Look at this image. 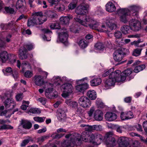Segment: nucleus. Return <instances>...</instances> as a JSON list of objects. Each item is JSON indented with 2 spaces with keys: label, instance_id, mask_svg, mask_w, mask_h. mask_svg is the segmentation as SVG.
Returning <instances> with one entry per match:
<instances>
[{
  "label": "nucleus",
  "instance_id": "41",
  "mask_svg": "<svg viewBox=\"0 0 147 147\" xmlns=\"http://www.w3.org/2000/svg\"><path fill=\"white\" fill-rule=\"evenodd\" d=\"M21 67L23 70L30 68V64L26 61H24L22 62L21 64Z\"/></svg>",
  "mask_w": 147,
  "mask_h": 147
},
{
  "label": "nucleus",
  "instance_id": "58",
  "mask_svg": "<svg viewBox=\"0 0 147 147\" xmlns=\"http://www.w3.org/2000/svg\"><path fill=\"white\" fill-rule=\"evenodd\" d=\"M120 117L122 120H127L126 116V112H122L120 115Z\"/></svg>",
  "mask_w": 147,
  "mask_h": 147
},
{
  "label": "nucleus",
  "instance_id": "56",
  "mask_svg": "<svg viewBox=\"0 0 147 147\" xmlns=\"http://www.w3.org/2000/svg\"><path fill=\"white\" fill-rule=\"evenodd\" d=\"M114 35L116 38H120L122 37V34L120 31H117L115 32Z\"/></svg>",
  "mask_w": 147,
  "mask_h": 147
},
{
  "label": "nucleus",
  "instance_id": "46",
  "mask_svg": "<svg viewBox=\"0 0 147 147\" xmlns=\"http://www.w3.org/2000/svg\"><path fill=\"white\" fill-rule=\"evenodd\" d=\"M50 28L52 29H59L60 27L59 23H52L50 26Z\"/></svg>",
  "mask_w": 147,
  "mask_h": 147
},
{
  "label": "nucleus",
  "instance_id": "39",
  "mask_svg": "<svg viewBox=\"0 0 147 147\" xmlns=\"http://www.w3.org/2000/svg\"><path fill=\"white\" fill-rule=\"evenodd\" d=\"M95 47L96 50H101L104 48V46L101 42H98L95 45Z\"/></svg>",
  "mask_w": 147,
  "mask_h": 147
},
{
  "label": "nucleus",
  "instance_id": "24",
  "mask_svg": "<svg viewBox=\"0 0 147 147\" xmlns=\"http://www.w3.org/2000/svg\"><path fill=\"white\" fill-rule=\"evenodd\" d=\"M26 2L25 0H18L16 3V7L17 9L25 8Z\"/></svg>",
  "mask_w": 147,
  "mask_h": 147
},
{
  "label": "nucleus",
  "instance_id": "11",
  "mask_svg": "<svg viewBox=\"0 0 147 147\" xmlns=\"http://www.w3.org/2000/svg\"><path fill=\"white\" fill-rule=\"evenodd\" d=\"M63 90V93L62 94L63 97L66 98L73 91L74 87L71 84L69 83H64L61 87Z\"/></svg>",
  "mask_w": 147,
  "mask_h": 147
},
{
  "label": "nucleus",
  "instance_id": "14",
  "mask_svg": "<svg viewBox=\"0 0 147 147\" xmlns=\"http://www.w3.org/2000/svg\"><path fill=\"white\" fill-rule=\"evenodd\" d=\"M118 144L119 147H130L129 142L127 138L122 136L118 139Z\"/></svg>",
  "mask_w": 147,
  "mask_h": 147
},
{
  "label": "nucleus",
  "instance_id": "9",
  "mask_svg": "<svg viewBox=\"0 0 147 147\" xmlns=\"http://www.w3.org/2000/svg\"><path fill=\"white\" fill-rule=\"evenodd\" d=\"M89 6L88 4H84L80 5L78 6L75 10L76 13L78 14L75 18L78 16V18H80L81 20L84 21L83 16L85 15H82L86 13L85 11L87 10L89 8Z\"/></svg>",
  "mask_w": 147,
  "mask_h": 147
},
{
  "label": "nucleus",
  "instance_id": "32",
  "mask_svg": "<svg viewBox=\"0 0 147 147\" xmlns=\"http://www.w3.org/2000/svg\"><path fill=\"white\" fill-rule=\"evenodd\" d=\"M14 113L11 110H5L0 112V116L4 115L6 117H9L12 114Z\"/></svg>",
  "mask_w": 147,
  "mask_h": 147
},
{
  "label": "nucleus",
  "instance_id": "26",
  "mask_svg": "<svg viewBox=\"0 0 147 147\" xmlns=\"http://www.w3.org/2000/svg\"><path fill=\"white\" fill-rule=\"evenodd\" d=\"M73 16L72 15H69L67 16H63L61 17L60 20L61 23L65 25H67L69 24V22L70 19L73 18Z\"/></svg>",
  "mask_w": 147,
  "mask_h": 147
},
{
  "label": "nucleus",
  "instance_id": "50",
  "mask_svg": "<svg viewBox=\"0 0 147 147\" xmlns=\"http://www.w3.org/2000/svg\"><path fill=\"white\" fill-rule=\"evenodd\" d=\"M33 75L32 72L29 70L26 71L24 73V76L27 78H30Z\"/></svg>",
  "mask_w": 147,
  "mask_h": 147
},
{
  "label": "nucleus",
  "instance_id": "25",
  "mask_svg": "<svg viewBox=\"0 0 147 147\" xmlns=\"http://www.w3.org/2000/svg\"><path fill=\"white\" fill-rule=\"evenodd\" d=\"M105 144L107 147H113L115 145L116 141L114 138H110V139L106 140Z\"/></svg>",
  "mask_w": 147,
  "mask_h": 147
},
{
  "label": "nucleus",
  "instance_id": "6",
  "mask_svg": "<svg viewBox=\"0 0 147 147\" xmlns=\"http://www.w3.org/2000/svg\"><path fill=\"white\" fill-rule=\"evenodd\" d=\"M47 20V18L42 15L41 12H35L32 18L28 20L27 26H28L34 25H41L43 24Z\"/></svg>",
  "mask_w": 147,
  "mask_h": 147
},
{
  "label": "nucleus",
  "instance_id": "43",
  "mask_svg": "<svg viewBox=\"0 0 147 147\" xmlns=\"http://www.w3.org/2000/svg\"><path fill=\"white\" fill-rule=\"evenodd\" d=\"M48 88L46 90V92L47 93H50L53 89V84L51 83L47 84Z\"/></svg>",
  "mask_w": 147,
  "mask_h": 147
},
{
  "label": "nucleus",
  "instance_id": "33",
  "mask_svg": "<svg viewBox=\"0 0 147 147\" xmlns=\"http://www.w3.org/2000/svg\"><path fill=\"white\" fill-rule=\"evenodd\" d=\"M132 29L129 26L124 25L122 26L121 28V30L123 34H127L130 32V28Z\"/></svg>",
  "mask_w": 147,
  "mask_h": 147
},
{
  "label": "nucleus",
  "instance_id": "38",
  "mask_svg": "<svg viewBox=\"0 0 147 147\" xmlns=\"http://www.w3.org/2000/svg\"><path fill=\"white\" fill-rule=\"evenodd\" d=\"M114 68H112L108 71H105L102 75V77H105L109 75H111L112 73H115V71H114Z\"/></svg>",
  "mask_w": 147,
  "mask_h": 147
},
{
  "label": "nucleus",
  "instance_id": "30",
  "mask_svg": "<svg viewBox=\"0 0 147 147\" xmlns=\"http://www.w3.org/2000/svg\"><path fill=\"white\" fill-rule=\"evenodd\" d=\"M87 96L91 100H94L97 97L96 92L93 90H90L87 92Z\"/></svg>",
  "mask_w": 147,
  "mask_h": 147
},
{
  "label": "nucleus",
  "instance_id": "36",
  "mask_svg": "<svg viewBox=\"0 0 147 147\" xmlns=\"http://www.w3.org/2000/svg\"><path fill=\"white\" fill-rule=\"evenodd\" d=\"M29 112L33 114H38L41 113V111L39 109L32 108L29 109L28 113Z\"/></svg>",
  "mask_w": 147,
  "mask_h": 147
},
{
  "label": "nucleus",
  "instance_id": "5",
  "mask_svg": "<svg viewBox=\"0 0 147 147\" xmlns=\"http://www.w3.org/2000/svg\"><path fill=\"white\" fill-rule=\"evenodd\" d=\"M107 26L104 23H100L98 31L101 32H109L108 27L111 30L116 28L117 26L116 18L112 17H107L105 21Z\"/></svg>",
  "mask_w": 147,
  "mask_h": 147
},
{
  "label": "nucleus",
  "instance_id": "47",
  "mask_svg": "<svg viewBox=\"0 0 147 147\" xmlns=\"http://www.w3.org/2000/svg\"><path fill=\"white\" fill-rule=\"evenodd\" d=\"M96 110L95 109V108L94 107H91L90 110L88 111V113L90 117H91L93 115L94 116V113L96 111Z\"/></svg>",
  "mask_w": 147,
  "mask_h": 147
},
{
  "label": "nucleus",
  "instance_id": "53",
  "mask_svg": "<svg viewBox=\"0 0 147 147\" xmlns=\"http://www.w3.org/2000/svg\"><path fill=\"white\" fill-rule=\"evenodd\" d=\"M5 11L7 13L12 14L14 13V9L13 8L11 7H5Z\"/></svg>",
  "mask_w": 147,
  "mask_h": 147
},
{
  "label": "nucleus",
  "instance_id": "12",
  "mask_svg": "<svg viewBox=\"0 0 147 147\" xmlns=\"http://www.w3.org/2000/svg\"><path fill=\"white\" fill-rule=\"evenodd\" d=\"M80 105L84 108L89 107L91 105V102L87 97L84 96H81L78 100Z\"/></svg>",
  "mask_w": 147,
  "mask_h": 147
},
{
  "label": "nucleus",
  "instance_id": "42",
  "mask_svg": "<svg viewBox=\"0 0 147 147\" xmlns=\"http://www.w3.org/2000/svg\"><path fill=\"white\" fill-rule=\"evenodd\" d=\"M45 117H35L33 118V119L35 121L39 123L43 122L45 120Z\"/></svg>",
  "mask_w": 147,
  "mask_h": 147
},
{
  "label": "nucleus",
  "instance_id": "29",
  "mask_svg": "<svg viewBox=\"0 0 147 147\" xmlns=\"http://www.w3.org/2000/svg\"><path fill=\"white\" fill-rule=\"evenodd\" d=\"M21 124L23 127L25 129H30L32 126V124L30 121L25 119L21 120Z\"/></svg>",
  "mask_w": 147,
  "mask_h": 147
},
{
  "label": "nucleus",
  "instance_id": "18",
  "mask_svg": "<svg viewBox=\"0 0 147 147\" xmlns=\"http://www.w3.org/2000/svg\"><path fill=\"white\" fill-rule=\"evenodd\" d=\"M106 10L109 12H112L116 10V7L114 3L112 2H109L105 5Z\"/></svg>",
  "mask_w": 147,
  "mask_h": 147
},
{
  "label": "nucleus",
  "instance_id": "1",
  "mask_svg": "<svg viewBox=\"0 0 147 147\" xmlns=\"http://www.w3.org/2000/svg\"><path fill=\"white\" fill-rule=\"evenodd\" d=\"M140 8L139 6L131 5L127 9L119 8L117 10L116 13L119 16V20L121 22L125 23L128 22L132 30L137 31L141 28L140 22L135 18H132L129 20L127 16H129L131 17L138 18L139 11Z\"/></svg>",
  "mask_w": 147,
  "mask_h": 147
},
{
  "label": "nucleus",
  "instance_id": "17",
  "mask_svg": "<svg viewBox=\"0 0 147 147\" xmlns=\"http://www.w3.org/2000/svg\"><path fill=\"white\" fill-rule=\"evenodd\" d=\"M12 54H9L5 51L2 52L0 54V61L3 63H5L8 59L10 61V55Z\"/></svg>",
  "mask_w": 147,
  "mask_h": 147
},
{
  "label": "nucleus",
  "instance_id": "31",
  "mask_svg": "<svg viewBox=\"0 0 147 147\" xmlns=\"http://www.w3.org/2000/svg\"><path fill=\"white\" fill-rule=\"evenodd\" d=\"M66 104L70 107L76 109L78 105V103L74 101H71L70 99L67 100L65 101Z\"/></svg>",
  "mask_w": 147,
  "mask_h": 147
},
{
  "label": "nucleus",
  "instance_id": "10",
  "mask_svg": "<svg viewBox=\"0 0 147 147\" xmlns=\"http://www.w3.org/2000/svg\"><path fill=\"white\" fill-rule=\"evenodd\" d=\"M60 31L58 33L59 40L65 45L67 46L68 44L67 38L69 36L67 30L63 28L60 30Z\"/></svg>",
  "mask_w": 147,
  "mask_h": 147
},
{
  "label": "nucleus",
  "instance_id": "48",
  "mask_svg": "<svg viewBox=\"0 0 147 147\" xmlns=\"http://www.w3.org/2000/svg\"><path fill=\"white\" fill-rule=\"evenodd\" d=\"M142 49H135L133 53V55L137 57L140 55Z\"/></svg>",
  "mask_w": 147,
  "mask_h": 147
},
{
  "label": "nucleus",
  "instance_id": "60",
  "mask_svg": "<svg viewBox=\"0 0 147 147\" xmlns=\"http://www.w3.org/2000/svg\"><path fill=\"white\" fill-rule=\"evenodd\" d=\"M102 129V126L100 125H94V130L101 131Z\"/></svg>",
  "mask_w": 147,
  "mask_h": 147
},
{
  "label": "nucleus",
  "instance_id": "49",
  "mask_svg": "<svg viewBox=\"0 0 147 147\" xmlns=\"http://www.w3.org/2000/svg\"><path fill=\"white\" fill-rule=\"evenodd\" d=\"M86 41L88 43L91 42L93 40V36L92 35L88 34L85 37Z\"/></svg>",
  "mask_w": 147,
  "mask_h": 147
},
{
  "label": "nucleus",
  "instance_id": "7",
  "mask_svg": "<svg viewBox=\"0 0 147 147\" xmlns=\"http://www.w3.org/2000/svg\"><path fill=\"white\" fill-rule=\"evenodd\" d=\"M87 80V78L86 77L76 81V83L78 85L76 86L75 88L77 92L83 93L88 88V85L87 83L83 82L84 80Z\"/></svg>",
  "mask_w": 147,
  "mask_h": 147
},
{
  "label": "nucleus",
  "instance_id": "3",
  "mask_svg": "<svg viewBox=\"0 0 147 147\" xmlns=\"http://www.w3.org/2000/svg\"><path fill=\"white\" fill-rule=\"evenodd\" d=\"M65 137L66 138H70V142L68 140L65 141L62 144L63 147H74L75 145H79L81 144V136L78 133L69 134L66 135Z\"/></svg>",
  "mask_w": 147,
  "mask_h": 147
},
{
  "label": "nucleus",
  "instance_id": "2",
  "mask_svg": "<svg viewBox=\"0 0 147 147\" xmlns=\"http://www.w3.org/2000/svg\"><path fill=\"white\" fill-rule=\"evenodd\" d=\"M78 16L74 18L75 20L82 25L86 27L89 26L90 28L98 31L100 23L94 20L93 18H90L88 16H83L84 21L78 18Z\"/></svg>",
  "mask_w": 147,
  "mask_h": 147
},
{
  "label": "nucleus",
  "instance_id": "44",
  "mask_svg": "<svg viewBox=\"0 0 147 147\" xmlns=\"http://www.w3.org/2000/svg\"><path fill=\"white\" fill-rule=\"evenodd\" d=\"M29 104V102L28 101H23V105L21 106V109L24 110H26Z\"/></svg>",
  "mask_w": 147,
  "mask_h": 147
},
{
  "label": "nucleus",
  "instance_id": "64",
  "mask_svg": "<svg viewBox=\"0 0 147 147\" xmlns=\"http://www.w3.org/2000/svg\"><path fill=\"white\" fill-rule=\"evenodd\" d=\"M30 140L29 139H27L24 140L21 144V146L22 147H24L29 142Z\"/></svg>",
  "mask_w": 147,
  "mask_h": 147
},
{
  "label": "nucleus",
  "instance_id": "8",
  "mask_svg": "<svg viewBox=\"0 0 147 147\" xmlns=\"http://www.w3.org/2000/svg\"><path fill=\"white\" fill-rule=\"evenodd\" d=\"M11 34L6 32H2L0 36V48H4L6 47V43L11 41Z\"/></svg>",
  "mask_w": 147,
  "mask_h": 147
},
{
  "label": "nucleus",
  "instance_id": "62",
  "mask_svg": "<svg viewBox=\"0 0 147 147\" xmlns=\"http://www.w3.org/2000/svg\"><path fill=\"white\" fill-rule=\"evenodd\" d=\"M23 97L22 94H18L16 96V98L17 101H20L22 100Z\"/></svg>",
  "mask_w": 147,
  "mask_h": 147
},
{
  "label": "nucleus",
  "instance_id": "4",
  "mask_svg": "<svg viewBox=\"0 0 147 147\" xmlns=\"http://www.w3.org/2000/svg\"><path fill=\"white\" fill-rule=\"evenodd\" d=\"M121 73V71L119 70L115 71V73H112L109 75V78L106 80L104 82V89H106L110 88L111 86H113L116 82H121L125 79V77L122 78L118 77Z\"/></svg>",
  "mask_w": 147,
  "mask_h": 147
},
{
  "label": "nucleus",
  "instance_id": "19",
  "mask_svg": "<svg viewBox=\"0 0 147 147\" xmlns=\"http://www.w3.org/2000/svg\"><path fill=\"white\" fill-rule=\"evenodd\" d=\"M34 82L35 84L38 86H41L44 83V81L42 76L38 75L35 76L34 77Z\"/></svg>",
  "mask_w": 147,
  "mask_h": 147
},
{
  "label": "nucleus",
  "instance_id": "35",
  "mask_svg": "<svg viewBox=\"0 0 147 147\" xmlns=\"http://www.w3.org/2000/svg\"><path fill=\"white\" fill-rule=\"evenodd\" d=\"M88 43L85 42V40L82 39L79 42L78 45L82 49H84L88 45Z\"/></svg>",
  "mask_w": 147,
  "mask_h": 147
},
{
  "label": "nucleus",
  "instance_id": "16",
  "mask_svg": "<svg viewBox=\"0 0 147 147\" xmlns=\"http://www.w3.org/2000/svg\"><path fill=\"white\" fill-rule=\"evenodd\" d=\"M105 118L106 120L108 121H113L117 118V115L114 113L109 112L105 114Z\"/></svg>",
  "mask_w": 147,
  "mask_h": 147
},
{
  "label": "nucleus",
  "instance_id": "55",
  "mask_svg": "<svg viewBox=\"0 0 147 147\" xmlns=\"http://www.w3.org/2000/svg\"><path fill=\"white\" fill-rule=\"evenodd\" d=\"M113 133L112 132L110 131L107 133L104 136V139H110V138H112L111 136L113 135Z\"/></svg>",
  "mask_w": 147,
  "mask_h": 147
},
{
  "label": "nucleus",
  "instance_id": "15",
  "mask_svg": "<svg viewBox=\"0 0 147 147\" xmlns=\"http://www.w3.org/2000/svg\"><path fill=\"white\" fill-rule=\"evenodd\" d=\"M57 117L60 121L63 122L66 118V115L65 111L62 109H59L57 112Z\"/></svg>",
  "mask_w": 147,
  "mask_h": 147
},
{
  "label": "nucleus",
  "instance_id": "57",
  "mask_svg": "<svg viewBox=\"0 0 147 147\" xmlns=\"http://www.w3.org/2000/svg\"><path fill=\"white\" fill-rule=\"evenodd\" d=\"M126 116L127 120L132 119L134 117V115L133 113L130 111L126 112Z\"/></svg>",
  "mask_w": 147,
  "mask_h": 147
},
{
  "label": "nucleus",
  "instance_id": "27",
  "mask_svg": "<svg viewBox=\"0 0 147 147\" xmlns=\"http://www.w3.org/2000/svg\"><path fill=\"white\" fill-rule=\"evenodd\" d=\"M20 49L19 51V57L22 60L26 59L27 57V50L24 48V49Z\"/></svg>",
  "mask_w": 147,
  "mask_h": 147
},
{
  "label": "nucleus",
  "instance_id": "22",
  "mask_svg": "<svg viewBox=\"0 0 147 147\" xmlns=\"http://www.w3.org/2000/svg\"><path fill=\"white\" fill-rule=\"evenodd\" d=\"M103 114L102 111L98 109L96 110L94 113V119L97 121H101L103 119Z\"/></svg>",
  "mask_w": 147,
  "mask_h": 147
},
{
  "label": "nucleus",
  "instance_id": "21",
  "mask_svg": "<svg viewBox=\"0 0 147 147\" xmlns=\"http://www.w3.org/2000/svg\"><path fill=\"white\" fill-rule=\"evenodd\" d=\"M102 82L101 78L98 77H94L90 81V84L92 86H95L99 85Z\"/></svg>",
  "mask_w": 147,
  "mask_h": 147
},
{
  "label": "nucleus",
  "instance_id": "20",
  "mask_svg": "<svg viewBox=\"0 0 147 147\" xmlns=\"http://www.w3.org/2000/svg\"><path fill=\"white\" fill-rule=\"evenodd\" d=\"M6 108H9L11 106V108H14L15 105V102L13 99L11 98H7V99L4 102Z\"/></svg>",
  "mask_w": 147,
  "mask_h": 147
},
{
  "label": "nucleus",
  "instance_id": "52",
  "mask_svg": "<svg viewBox=\"0 0 147 147\" xmlns=\"http://www.w3.org/2000/svg\"><path fill=\"white\" fill-rule=\"evenodd\" d=\"M10 23L8 24H1L0 25L1 28L3 30H7L10 28Z\"/></svg>",
  "mask_w": 147,
  "mask_h": 147
},
{
  "label": "nucleus",
  "instance_id": "54",
  "mask_svg": "<svg viewBox=\"0 0 147 147\" xmlns=\"http://www.w3.org/2000/svg\"><path fill=\"white\" fill-rule=\"evenodd\" d=\"M47 16L51 18H54L56 15V14L53 12L52 11H48L46 13Z\"/></svg>",
  "mask_w": 147,
  "mask_h": 147
},
{
  "label": "nucleus",
  "instance_id": "63",
  "mask_svg": "<svg viewBox=\"0 0 147 147\" xmlns=\"http://www.w3.org/2000/svg\"><path fill=\"white\" fill-rule=\"evenodd\" d=\"M12 76L15 80L17 79L18 76V72L17 70H13L12 73Z\"/></svg>",
  "mask_w": 147,
  "mask_h": 147
},
{
  "label": "nucleus",
  "instance_id": "51",
  "mask_svg": "<svg viewBox=\"0 0 147 147\" xmlns=\"http://www.w3.org/2000/svg\"><path fill=\"white\" fill-rule=\"evenodd\" d=\"M65 8L64 6L62 4H59L57 7V10L59 12L63 11L65 9Z\"/></svg>",
  "mask_w": 147,
  "mask_h": 147
},
{
  "label": "nucleus",
  "instance_id": "40",
  "mask_svg": "<svg viewBox=\"0 0 147 147\" xmlns=\"http://www.w3.org/2000/svg\"><path fill=\"white\" fill-rule=\"evenodd\" d=\"M77 3V0H74L73 2H71L68 5V9L72 10L74 9L76 6Z\"/></svg>",
  "mask_w": 147,
  "mask_h": 147
},
{
  "label": "nucleus",
  "instance_id": "61",
  "mask_svg": "<svg viewBox=\"0 0 147 147\" xmlns=\"http://www.w3.org/2000/svg\"><path fill=\"white\" fill-rule=\"evenodd\" d=\"M60 0H48L51 5H56L58 3Z\"/></svg>",
  "mask_w": 147,
  "mask_h": 147
},
{
  "label": "nucleus",
  "instance_id": "45",
  "mask_svg": "<svg viewBox=\"0 0 147 147\" xmlns=\"http://www.w3.org/2000/svg\"><path fill=\"white\" fill-rule=\"evenodd\" d=\"M13 127L10 125L3 124L0 127V130L6 129H12Z\"/></svg>",
  "mask_w": 147,
  "mask_h": 147
},
{
  "label": "nucleus",
  "instance_id": "28",
  "mask_svg": "<svg viewBox=\"0 0 147 147\" xmlns=\"http://www.w3.org/2000/svg\"><path fill=\"white\" fill-rule=\"evenodd\" d=\"M132 70L131 69H127L123 71L119 74L118 77L122 78L123 77H125V79L123 81H124L126 79V77L130 75L132 72Z\"/></svg>",
  "mask_w": 147,
  "mask_h": 147
},
{
  "label": "nucleus",
  "instance_id": "59",
  "mask_svg": "<svg viewBox=\"0 0 147 147\" xmlns=\"http://www.w3.org/2000/svg\"><path fill=\"white\" fill-rule=\"evenodd\" d=\"M49 137L48 136H44L38 138V142H43L45 139Z\"/></svg>",
  "mask_w": 147,
  "mask_h": 147
},
{
  "label": "nucleus",
  "instance_id": "37",
  "mask_svg": "<svg viewBox=\"0 0 147 147\" xmlns=\"http://www.w3.org/2000/svg\"><path fill=\"white\" fill-rule=\"evenodd\" d=\"M61 78L59 76H55L52 79V81L57 85L59 84V82L61 81Z\"/></svg>",
  "mask_w": 147,
  "mask_h": 147
},
{
  "label": "nucleus",
  "instance_id": "34",
  "mask_svg": "<svg viewBox=\"0 0 147 147\" xmlns=\"http://www.w3.org/2000/svg\"><path fill=\"white\" fill-rule=\"evenodd\" d=\"M145 68V65H140L137 66L135 67L134 70V72L138 73L139 72L143 70Z\"/></svg>",
  "mask_w": 147,
  "mask_h": 147
},
{
  "label": "nucleus",
  "instance_id": "23",
  "mask_svg": "<svg viewBox=\"0 0 147 147\" xmlns=\"http://www.w3.org/2000/svg\"><path fill=\"white\" fill-rule=\"evenodd\" d=\"M10 61L11 63H16V65L18 68H20L21 66V63L19 60L17 61L16 59V56L15 55L12 54L10 55Z\"/></svg>",
  "mask_w": 147,
  "mask_h": 147
},
{
  "label": "nucleus",
  "instance_id": "13",
  "mask_svg": "<svg viewBox=\"0 0 147 147\" xmlns=\"http://www.w3.org/2000/svg\"><path fill=\"white\" fill-rule=\"evenodd\" d=\"M124 54V53L121 49H119L113 53V59L115 61L119 62L123 59Z\"/></svg>",
  "mask_w": 147,
  "mask_h": 147
}]
</instances>
